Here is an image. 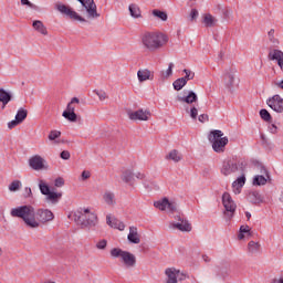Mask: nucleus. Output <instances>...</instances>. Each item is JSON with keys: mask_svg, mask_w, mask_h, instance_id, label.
<instances>
[{"mask_svg": "<svg viewBox=\"0 0 283 283\" xmlns=\"http://www.w3.org/2000/svg\"><path fill=\"white\" fill-rule=\"evenodd\" d=\"M260 117L262 118V120H265V123H271L272 120V116L271 113H269V111H266V108H262L260 111Z\"/></svg>", "mask_w": 283, "mask_h": 283, "instance_id": "40", "label": "nucleus"}, {"mask_svg": "<svg viewBox=\"0 0 283 283\" xmlns=\"http://www.w3.org/2000/svg\"><path fill=\"white\" fill-rule=\"evenodd\" d=\"M56 138H61V132L51 130L49 134V140H56Z\"/></svg>", "mask_w": 283, "mask_h": 283, "instance_id": "45", "label": "nucleus"}, {"mask_svg": "<svg viewBox=\"0 0 283 283\" xmlns=\"http://www.w3.org/2000/svg\"><path fill=\"white\" fill-rule=\"evenodd\" d=\"M10 216L12 218H20L29 229H39V221H36V210L30 205L19 206L11 209Z\"/></svg>", "mask_w": 283, "mask_h": 283, "instance_id": "1", "label": "nucleus"}, {"mask_svg": "<svg viewBox=\"0 0 283 283\" xmlns=\"http://www.w3.org/2000/svg\"><path fill=\"white\" fill-rule=\"evenodd\" d=\"M10 101H12V94L4 88H0V103H2V109H6V105H8Z\"/></svg>", "mask_w": 283, "mask_h": 283, "instance_id": "23", "label": "nucleus"}, {"mask_svg": "<svg viewBox=\"0 0 283 283\" xmlns=\"http://www.w3.org/2000/svg\"><path fill=\"white\" fill-rule=\"evenodd\" d=\"M60 198H63V193L61 192L51 191L50 193L46 195V200L49 202H52V205H56Z\"/></svg>", "mask_w": 283, "mask_h": 283, "instance_id": "29", "label": "nucleus"}, {"mask_svg": "<svg viewBox=\"0 0 283 283\" xmlns=\"http://www.w3.org/2000/svg\"><path fill=\"white\" fill-rule=\"evenodd\" d=\"M20 1H21V6H28L32 10L36 9V6L34 3H32V2H30V0H20Z\"/></svg>", "mask_w": 283, "mask_h": 283, "instance_id": "49", "label": "nucleus"}, {"mask_svg": "<svg viewBox=\"0 0 283 283\" xmlns=\"http://www.w3.org/2000/svg\"><path fill=\"white\" fill-rule=\"evenodd\" d=\"M125 252L124 250H122L120 248H114L111 250V255L112 258H122L123 259V255H125Z\"/></svg>", "mask_w": 283, "mask_h": 283, "instance_id": "41", "label": "nucleus"}, {"mask_svg": "<svg viewBox=\"0 0 283 283\" xmlns=\"http://www.w3.org/2000/svg\"><path fill=\"white\" fill-rule=\"evenodd\" d=\"M266 104L273 112H276L277 114L283 113V98L280 95H273L266 101Z\"/></svg>", "mask_w": 283, "mask_h": 283, "instance_id": "11", "label": "nucleus"}, {"mask_svg": "<svg viewBox=\"0 0 283 283\" xmlns=\"http://www.w3.org/2000/svg\"><path fill=\"white\" fill-rule=\"evenodd\" d=\"M247 165L244 161L235 163L232 159L224 160L221 167V174L223 176H231V174H235V171H244Z\"/></svg>", "mask_w": 283, "mask_h": 283, "instance_id": "4", "label": "nucleus"}, {"mask_svg": "<svg viewBox=\"0 0 283 283\" xmlns=\"http://www.w3.org/2000/svg\"><path fill=\"white\" fill-rule=\"evenodd\" d=\"M223 81L229 90H233V85H235V70L230 69L227 71L223 75Z\"/></svg>", "mask_w": 283, "mask_h": 283, "instance_id": "17", "label": "nucleus"}, {"mask_svg": "<svg viewBox=\"0 0 283 283\" xmlns=\"http://www.w3.org/2000/svg\"><path fill=\"white\" fill-rule=\"evenodd\" d=\"M176 219L178 220V222L172 224L174 229L186 232L191 231V223H189V221L185 220L180 216H177Z\"/></svg>", "mask_w": 283, "mask_h": 283, "instance_id": "18", "label": "nucleus"}, {"mask_svg": "<svg viewBox=\"0 0 283 283\" xmlns=\"http://www.w3.org/2000/svg\"><path fill=\"white\" fill-rule=\"evenodd\" d=\"M23 196L24 198H32V188L25 187Z\"/></svg>", "mask_w": 283, "mask_h": 283, "instance_id": "57", "label": "nucleus"}, {"mask_svg": "<svg viewBox=\"0 0 283 283\" xmlns=\"http://www.w3.org/2000/svg\"><path fill=\"white\" fill-rule=\"evenodd\" d=\"M167 160H172L174 163H180L182 160V155L176 149L171 150L167 156Z\"/></svg>", "mask_w": 283, "mask_h": 283, "instance_id": "30", "label": "nucleus"}, {"mask_svg": "<svg viewBox=\"0 0 283 283\" xmlns=\"http://www.w3.org/2000/svg\"><path fill=\"white\" fill-rule=\"evenodd\" d=\"M185 85H187V81L182 77L177 78L172 83V87H174V90H176V92H180V90H182V87H185Z\"/></svg>", "mask_w": 283, "mask_h": 283, "instance_id": "35", "label": "nucleus"}, {"mask_svg": "<svg viewBox=\"0 0 283 283\" xmlns=\"http://www.w3.org/2000/svg\"><path fill=\"white\" fill-rule=\"evenodd\" d=\"M261 140L264 145H269V139L266 138L265 134H261Z\"/></svg>", "mask_w": 283, "mask_h": 283, "instance_id": "62", "label": "nucleus"}, {"mask_svg": "<svg viewBox=\"0 0 283 283\" xmlns=\"http://www.w3.org/2000/svg\"><path fill=\"white\" fill-rule=\"evenodd\" d=\"M106 224L113 229H118V231H125V223L116 218L112 219L111 216H106Z\"/></svg>", "mask_w": 283, "mask_h": 283, "instance_id": "19", "label": "nucleus"}, {"mask_svg": "<svg viewBox=\"0 0 283 283\" xmlns=\"http://www.w3.org/2000/svg\"><path fill=\"white\" fill-rule=\"evenodd\" d=\"M127 240L132 244H140V237L138 235V228H136V227L129 228V233L127 235Z\"/></svg>", "mask_w": 283, "mask_h": 283, "instance_id": "21", "label": "nucleus"}, {"mask_svg": "<svg viewBox=\"0 0 283 283\" xmlns=\"http://www.w3.org/2000/svg\"><path fill=\"white\" fill-rule=\"evenodd\" d=\"M178 103H187V105H192V103H198V95L193 91H189L187 95H178Z\"/></svg>", "mask_w": 283, "mask_h": 283, "instance_id": "15", "label": "nucleus"}, {"mask_svg": "<svg viewBox=\"0 0 283 283\" xmlns=\"http://www.w3.org/2000/svg\"><path fill=\"white\" fill-rule=\"evenodd\" d=\"M168 38L164 33L146 32L142 35V43L148 52H156L160 50L166 43Z\"/></svg>", "mask_w": 283, "mask_h": 283, "instance_id": "2", "label": "nucleus"}, {"mask_svg": "<svg viewBox=\"0 0 283 283\" xmlns=\"http://www.w3.org/2000/svg\"><path fill=\"white\" fill-rule=\"evenodd\" d=\"M222 205L227 211L226 216H229V218H233L238 206L235 205V201H233V198H231V195L229 192H224L222 195Z\"/></svg>", "mask_w": 283, "mask_h": 283, "instance_id": "8", "label": "nucleus"}, {"mask_svg": "<svg viewBox=\"0 0 283 283\" xmlns=\"http://www.w3.org/2000/svg\"><path fill=\"white\" fill-rule=\"evenodd\" d=\"M248 202H251V205H262L264 202V197L260 193L258 190H251L247 195Z\"/></svg>", "mask_w": 283, "mask_h": 283, "instance_id": "16", "label": "nucleus"}, {"mask_svg": "<svg viewBox=\"0 0 283 283\" xmlns=\"http://www.w3.org/2000/svg\"><path fill=\"white\" fill-rule=\"evenodd\" d=\"M198 9H191L190 21H196L198 19Z\"/></svg>", "mask_w": 283, "mask_h": 283, "instance_id": "53", "label": "nucleus"}, {"mask_svg": "<svg viewBox=\"0 0 283 283\" xmlns=\"http://www.w3.org/2000/svg\"><path fill=\"white\" fill-rule=\"evenodd\" d=\"M88 178H92V172H90V170L82 171L81 180L85 181L88 180Z\"/></svg>", "mask_w": 283, "mask_h": 283, "instance_id": "48", "label": "nucleus"}, {"mask_svg": "<svg viewBox=\"0 0 283 283\" xmlns=\"http://www.w3.org/2000/svg\"><path fill=\"white\" fill-rule=\"evenodd\" d=\"M174 74V63H169L168 64V69L164 75V78H169V76H171Z\"/></svg>", "mask_w": 283, "mask_h": 283, "instance_id": "46", "label": "nucleus"}, {"mask_svg": "<svg viewBox=\"0 0 283 283\" xmlns=\"http://www.w3.org/2000/svg\"><path fill=\"white\" fill-rule=\"evenodd\" d=\"M56 10L61 12V14H65L71 19L72 21H80L81 23H87V20L80 14L76 13V11L72 10V8L65 6V4H56Z\"/></svg>", "mask_w": 283, "mask_h": 283, "instance_id": "7", "label": "nucleus"}, {"mask_svg": "<svg viewBox=\"0 0 283 283\" xmlns=\"http://www.w3.org/2000/svg\"><path fill=\"white\" fill-rule=\"evenodd\" d=\"M122 261L124 262L125 266L134 268L136 266V255L132 254V252H124L122 256Z\"/></svg>", "mask_w": 283, "mask_h": 283, "instance_id": "20", "label": "nucleus"}, {"mask_svg": "<svg viewBox=\"0 0 283 283\" xmlns=\"http://www.w3.org/2000/svg\"><path fill=\"white\" fill-rule=\"evenodd\" d=\"M190 117H192L193 119L198 118V108H196V106H192L190 108Z\"/></svg>", "mask_w": 283, "mask_h": 283, "instance_id": "55", "label": "nucleus"}, {"mask_svg": "<svg viewBox=\"0 0 283 283\" xmlns=\"http://www.w3.org/2000/svg\"><path fill=\"white\" fill-rule=\"evenodd\" d=\"M244 235H247L248 238H251V235H253L249 226L240 227V233L238 235L239 240H244Z\"/></svg>", "mask_w": 283, "mask_h": 283, "instance_id": "31", "label": "nucleus"}, {"mask_svg": "<svg viewBox=\"0 0 283 283\" xmlns=\"http://www.w3.org/2000/svg\"><path fill=\"white\" fill-rule=\"evenodd\" d=\"M207 120H209V115L207 114L199 115V123H207Z\"/></svg>", "mask_w": 283, "mask_h": 283, "instance_id": "59", "label": "nucleus"}, {"mask_svg": "<svg viewBox=\"0 0 283 283\" xmlns=\"http://www.w3.org/2000/svg\"><path fill=\"white\" fill-rule=\"evenodd\" d=\"M184 73H186V75L181 78H184L186 81V83L188 81H193L195 76H196V73H193V71L189 70V69H185L184 70Z\"/></svg>", "mask_w": 283, "mask_h": 283, "instance_id": "42", "label": "nucleus"}, {"mask_svg": "<svg viewBox=\"0 0 283 283\" xmlns=\"http://www.w3.org/2000/svg\"><path fill=\"white\" fill-rule=\"evenodd\" d=\"M44 163L45 159H43V157H41L40 155H35L29 159V167H31V169H34V171H41V169H45Z\"/></svg>", "mask_w": 283, "mask_h": 283, "instance_id": "13", "label": "nucleus"}, {"mask_svg": "<svg viewBox=\"0 0 283 283\" xmlns=\"http://www.w3.org/2000/svg\"><path fill=\"white\" fill-rule=\"evenodd\" d=\"M122 180L126 184H129L134 180V171L125 170L122 175Z\"/></svg>", "mask_w": 283, "mask_h": 283, "instance_id": "38", "label": "nucleus"}, {"mask_svg": "<svg viewBox=\"0 0 283 283\" xmlns=\"http://www.w3.org/2000/svg\"><path fill=\"white\" fill-rule=\"evenodd\" d=\"M17 125H21L17 118L8 123L9 129H13V127H17Z\"/></svg>", "mask_w": 283, "mask_h": 283, "instance_id": "56", "label": "nucleus"}, {"mask_svg": "<svg viewBox=\"0 0 283 283\" xmlns=\"http://www.w3.org/2000/svg\"><path fill=\"white\" fill-rule=\"evenodd\" d=\"M149 116H151V112L144 111L143 108L135 112H128V118L130 120H149Z\"/></svg>", "mask_w": 283, "mask_h": 283, "instance_id": "12", "label": "nucleus"}, {"mask_svg": "<svg viewBox=\"0 0 283 283\" xmlns=\"http://www.w3.org/2000/svg\"><path fill=\"white\" fill-rule=\"evenodd\" d=\"M139 83H144V81H154V75L149 70H140L137 72Z\"/></svg>", "mask_w": 283, "mask_h": 283, "instance_id": "24", "label": "nucleus"}, {"mask_svg": "<svg viewBox=\"0 0 283 283\" xmlns=\"http://www.w3.org/2000/svg\"><path fill=\"white\" fill-rule=\"evenodd\" d=\"M153 15H155L157 19H160V21H167L168 19L167 12L160 11L158 9L153 10Z\"/></svg>", "mask_w": 283, "mask_h": 283, "instance_id": "39", "label": "nucleus"}, {"mask_svg": "<svg viewBox=\"0 0 283 283\" xmlns=\"http://www.w3.org/2000/svg\"><path fill=\"white\" fill-rule=\"evenodd\" d=\"M269 61H277L279 67H281L283 72V52L277 49H273L268 54Z\"/></svg>", "mask_w": 283, "mask_h": 283, "instance_id": "14", "label": "nucleus"}, {"mask_svg": "<svg viewBox=\"0 0 283 283\" xmlns=\"http://www.w3.org/2000/svg\"><path fill=\"white\" fill-rule=\"evenodd\" d=\"M39 189L42 196H48L52 190H50V186L45 184V181L40 180L39 182Z\"/></svg>", "mask_w": 283, "mask_h": 283, "instance_id": "37", "label": "nucleus"}, {"mask_svg": "<svg viewBox=\"0 0 283 283\" xmlns=\"http://www.w3.org/2000/svg\"><path fill=\"white\" fill-rule=\"evenodd\" d=\"M33 29L39 32L40 34H43L44 36H48V28H45V24L41 20L33 21Z\"/></svg>", "mask_w": 283, "mask_h": 283, "instance_id": "27", "label": "nucleus"}, {"mask_svg": "<svg viewBox=\"0 0 283 283\" xmlns=\"http://www.w3.org/2000/svg\"><path fill=\"white\" fill-rule=\"evenodd\" d=\"M168 205H169V199L165 197L163 200L155 201L154 207H156V209H159L160 211H165Z\"/></svg>", "mask_w": 283, "mask_h": 283, "instance_id": "34", "label": "nucleus"}, {"mask_svg": "<svg viewBox=\"0 0 283 283\" xmlns=\"http://www.w3.org/2000/svg\"><path fill=\"white\" fill-rule=\"evenodd\" d=\"M245 182H247V177H244V175H242L235 181H233L232 182L233 192L235 195L241 193L242 188L244 187Z\"/></svg>", "mask_w": 283, "mask_h": 283, "instance_id": "22", "label": "nucleus"}, {"mask_svg": "<svg viewBox=\"0 0 283 283\" xmlns=\"http://www.w3.org/2000/svg\"><path fill=\"white\" fill-rule=\"evenodd\" d=\"M60 158H62V160H70V151L63 150V151L60 154Z\"/></svg>", "mask_w": 283, "mask_h": 283, "instance_id": "58", "label": "nucleus"}, {"mask_svg": "<svg viewBox=\"0 0 283 283\" xmlns=\"http://www.w3.org/2000/svg\"><path fill=\"white\" fill-rule=\"evenodd\" d=\"M166 209H169V211H171V213H174V211H176V209H178V205H176V202H170L168 200V205H167Z\"/></svg>", "mask_w": 283, "mask_h": 283, "instance_id": "50", "label": "nucleus"}, {"mask_svg": "<svg viewBox=\"0 0 283 283\" xmlns=\"http://www.w3.org/2000/svg\"><path fill=\"white\" fill-rule=\"evenodd\" d=\"M103 200L108 207H114V205H116V196L112 191H106L103 196Z\"/></svg>", "mask_w": 283, "mask_h": 283, "instance_id": "28", "label": "nucleus"}, {"mask_svg": "<svg viewBox=\"0 0 283 283\" xmlns=\"http://www.w3.org/2000/svg\"><path fill=\"white\" fill-rule=\"evenodd\" d=\"M83 211H84V213L83 212H77L74 216H78V213H81V217L83 219V218H85V216H90V213H92V212H90V208H86Z\"/></svg>", "mask_w": 283, "mask_h": 283, "instance_id": "60", "label": "nucleus"}, {"mask_svg": "<svg viewBox=\"0 0 283 283\" xmlns=\"http://www.w3.org/2000/svg\"><path fill=\"white\" fill-rule=\"evenodd\" d=\"M262 245L260 244V242L250 241L248 243V253H250V255H256V253H260Z\"/></svg>", "mask_w": 283, "mask_h": 283, "instance_id": "26", "label": "nucleus"}, {"mask_svg": "<svg viewBox=\"0 0 283 283\" xmlns=\"http://www.w3.org/2000/svg\"><path fill=\"white\" fill-rule=\"evenodd\" d=\"M260 174H262L263 176H265V178H268V180H271V175L269 174V170L266 169V167L261 166Z\"/></svg>", "mask_w": 283, "mask_h": 283, "instance_id": "52", "label": "nucleus"}, {"mask_svg": "<svg viewBox=\"0 0 283 283\" xmlns=\"http://www.w3.org/2000/svg\"><path fill=\"white\" fill-rule=\"evenodd\" d=\"M136 178H138V180H143V178H145V175L138 172L137 175H135Z\"/></svg>", "mask_w": 283, "mask_h": 283, "instance_id": "63", "label": "nucleus"}, {"mask_svg": "<svg viewBox=\"0 0 283 283\" xmlns=\"http://www.w3.org/2000/svg\"><path fill=\"white\" fill-rule=\"evenodd\" d=\"M269 40L271 41V43H275V30L271 29L268 33Z\"/></svg>", "mask_w": 283, "mask_h": 283, "instance_id": "54", "label": "nucleus"}, {"mask_svg": "<svg viewBox=\"0 0 283 283\" xmlns=\"http://www.w3.org/2000/svg\"><path fill=\"white\" fill-rule=\"evenodd\" d=\"M74 220L77 222V224H81L82 229H86L87 227H96V224H98V217L94 212L88 213V216L85 214L84 218L81 216V213L74 214Z\"/></svg>", "mask_w": 283, "mask_h": 283, "instance_id": "6", "label": "nucleus"}, {"mask_svg": "<svg viewBox=\"0 0 283 283\" xmlns=\"http://www.w3.org/2000/svg\"><path fill=\"white\" fill-rule=\"evenodd\" d=\"M93 92H94V94H96V96H98L99 101H106V98H109L107 96V93L105 91H103V90H101V91L95 90Z\"/></svg>", "mask_w": 283, "mask_h": 283, "instance_id": "44", "label": "nucleus"}, {"mask_svg": "<svg viewBox=\"0 0 283 283\" xmlns=\"http://www.w3.org/2000/svg\"><path fill=\"white\" fill-rule=\"evenodd\" d=\"M128 10H129L130 17H133V19H140V17H143L138 4H130L128 7Z\"/></svg>", "mask_w": 283, "mask_h": 283, "instance_id": "32", "label": "nucleus"}, {"mask_svg": "<svg viewBox=\"0 0 283 283\" xmlns=\"http://www.w3.org/2000/svg\"><path fill=\"white\" fill-rule=\"evenodd\" d=\"M81 2L83 8H85L88 19H98L101 17V13L96 10V2L94 0H77Z\"/></svg>", "mask_w": 283, "mask_h": 283, "instance_id": "10", "label": "nucleus"}, {"mask_svg": "<svg viewBox=\"0 0 283 283\" xmlns=\"http://www.w3.org/2000/svg\"><path fill=\"white\" fill-rule=\"evenodd\" d=\"M202 23L206 25V28H216V24L218 23V19L211 15V13H206L203 15Z\"/></svg>", "mask_w": 283, "mask_h": 283, "instance_id": "25", "label": "nucleus"}, {"mask_svg": "<svg viewBox=\"0 0 283 283\" xmlns=\"http://www.w3.org/2000/svg\"><path fill=\"white\" fill-rule=\"evenodd\" d=\"M271 134H277V126L275 124H272L270 127H269Z\"/></svg>", "mask_w": 283, "mask_h": 283, "instance_id": "61", "label": "nucleus"}, {"mask_svg": "<svg viewBox=\"0 0 283 283\" xmlns=\"http://www.w3.org/2000/svg\"><path fill=\"white\" fill-rule=\"evenodd\" d=\"M96 249L105 250L107 249V240L103 239L96 243Z\"/></svg>", "mask_w": 283, "mask_h": 283, "instance_id": "47", "label": "nucleus"}, {"mask_svg": "<svg viewBox=\"0 0 283 283\" xmlns=\"http://www.w3.org/2000/svg\"><path fill=\"white\" fill-rule=\"evenodd\" d=\"M269 178L264 177V175H256L253 178V185L256 187H262L266 185Z\"/></svg>", "mask_w": 283, "mask_h": 283, "instance_id": "33", "label": "nucleus"}, {"mask_svg": "<svg viewBox=\"0 0 283 283\" xmlns=\"http://www.w3.org/2000/svg\"><path fill=\"white\" fill-rule=\"evenodd\" d=\"M275 85L276 87H280L281 90H283V80L281 82H277Z\"/></svg>", "mask_w": 283, "mask_h": 283, "instance_id": "64", "label": "nucleus"}, {"mask_svg": "<svg viewBox=\"0 0 283 283\" xmlns=\"http://www.w3.org/2000/svg\"><path fill=\"white\" fill-rule=\"evenodd\" d=\"M21 189V181L14 180L9 185V191H19Z\"/></svg>", "mask_w": 283, "mask_h": 283, "instance_id": "43", "label": "nucleus"}, {"mask_svg": "<svg viewBox=\"0 0 283 283\" xmlns=\"http://www.w3.org/2000/svg\"><path fill=\"white\" fill-rule=\"evenodd\" d=\"M224 133L222 130H211L210 135L208 136V140L212 143V149L217 154H222L224 151V147L229 145V138L223 137Z\"/></svg>", "mask_w": 283, "mask_h": 283, "instance_id": "3", "label": "nucleus"}, {"mask_svg": "<svg viewBox=\"0 0 283 283\" xmlns=\"http://www.w3.org/2000/svg\"><path fill=\"white\" fill-rule=\"evenodd\" d=\"M81 103L78 97H72L70 103L66 105V109L62 113L63 118L69 120L70 123H76L78 120V115H76V105Z\"/></svg>", "mask_w": 283, "mask_h": 283, "instance_id": "5", "label": "nucleus"}, {"mask_svg": "<svg viewBox=\"0 0 283 283\" xmlns=\"http://www.w3.org/2000/svg\"><path fill=\"white\" fill-rule=\"evenodd\" d=\"M35 220L39 227H41V224H45L46 222H52V220H54V213L52 212V210L39 209L35 212Z\"/></svg>", "mask_w": 283, "mask_h": 283, "instance_id": "9", "label": "nucleus"}, {"mask_svg": "<svg viewBox=\"0 0 283 283\" xmlns=\"http://www.w3.org/2000/svg\"><path fill=\"white\" fill-rule=\"evenodd\" d=\"M54 185H55V187H63V185H65V179H63L62 177H57L54 180Z\"/></svg>", "mask_w": 283, "mask_h": 283, "instance_id": "51", "label": "nucleus"}, {"mask_svg": "<svg viewBox=\"0 0 283 283\" xmlns=\"http://www.w3.org/2000/svg\"><path fill=\"white\" fill-rule=\"evenodd\" d=\"M15 118L20 122L23 123L28 118V109L25 108H20Z\"/></svg>", "mask_w": 283, "mask_h": 283, "instance_id": "36", "label": "nucleus"}]
</instances>
